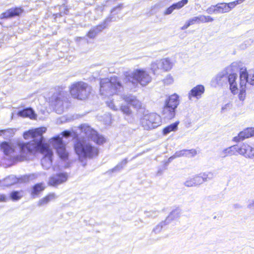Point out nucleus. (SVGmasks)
Instances as JSON below:
<instances>
[{"label":"nucleus","mask_w":254,"mask_h":254,"mask_svg":"<svg viewBox=\"0 0 254 254\" xmlns=\"http://www.w3.org/2000/svg\"><path fill=\"white\" fill-rule=\"evenodd\" d=\"M166 222L164 221H162L158 224L153 229L152 232L155 234L159 233L162 230L163 226L166 225Z\"/></svg>","instance_id":"40"},{"label":"nucleus","mask_w":254,"mask_h":254,"mask_svg":"<svg viewBox=\"0 0 254 254\" xmlns=\"http://www.w3.org/2000/svg\"><path fill=\"white\" fill-rule=\"evenodd\" d=\"M238 145H235L224 149L221 153L220 156L225 158L228 156L235 155L236 153H238Z\"/></svg>","instance_id":"27"},{"label":"nucleus","mask_w":254,"mask_h":254,"mask_svg":"<svg viewBox=\"0 0 254 254\" xmlns=\"http://www.w3.org/2000/svg\"><path fill=\"white\" fill-rule=\"evenodd\" d=\"M160 64H172V63L169 58H165L161 60Z\"/></svg>","instance_id":"50"},{"label":"nucleus","mask_w":254,"mask_h":254,"mask_svg":"<svg viewBox=\"0 0 254 254\" xmlns=\"http://www.w3.org/2000/svg\"><path fill=\"white\" fill-rule=\"evenodd\" d=\"M145 214L147 217H155L158 215V212L157 211L152 210L150 211H145Z\"/></svg>","instance_id":"45"},{"label":"nucleus","mask_w":254,"mask_h":254,"mask_svg":"<svg viewBox=\"0 0 254 254\" xmlns=\"http://www.w3.org/2000/svg\"><path fill=\"white\" fill-rule=\"evenodd\" d=\"M188 20L191 25L194 24L211 22L214 21V18L208 15H199L190 18Z\"/></svg>","instance_id":"18"},{"label":"nucleus","mask_w":254,"mask_h":254,"mask_svg":"<svg viewBox=\"0 0 254 254\" xmlns=\"http://www.w3.org/2000/svg\"><path fill=\"white\" fill-rule=\"evenodd\" d=\"M81 130V132L83 133L87 138L90 139L98 145L102 144L106 141L105 138L103 135L98 134L96 130L92 129L88 125H82Z\"/></svg>","instance_id":"9"},{"label":"nucleus","mask_w":254,"mask_h":254,"mask_svg":"<svg viewBox=\"0 0 254 254\" xmlns=\"http://www.w3.org/2000/svg\"><path fill=\"white\" fill-rule=\"evenodd\" d=\"M74 148L80 160L86 158H92L97 156L99 153L97 147L92 145L89 142L79 139L76 140Z\"/></svg>","instance_id":"2"},{"label":"nucleus","mask_w":254,"mask_h":254,"mask_svg":"<svg viewBox=\"0 0 254 254\" xmlns=\"http://www.w3.org/2000/svg\"><path fill=\"white\" fill-rule=\"evenodd\" d=\"M246 44H243L241 46V49H244L246 47Z\"/></svg>","instance_id":"58"},{"label":"nucleus","mask_w":254,"mask_h":254,"mask_svg":"<svg viewBox=\"0 0 254 254\" xmlns=\"http://www.w3.org/2000/svg\"><path fill=\"white\" fill-rule=\"evenodd\" d=\"M63 12V15L64 14H68L69 12V8L65 3L63 4L60 6V12Z\"/></svg>","instance_id":"43"},{"label":"nucleus","mask_w":254,"mask_h":254,"mask_svg":"<svg viewBox=\"0 0 254 254\" xmlns=\"http://www.w3.org/2000/svg\"><path fill=\"white\" fill-rule=\"evenodd\" d=\"M122 7V4H120L118 6L115 7L111 10L110 15L103 21V22L107 27L108 26L109 23L114 21H117L120 19L118 16H116V15L118 14V12H115L117 10L121 11Z\"/></svg>","instance_id":"17"},{"label":"nucleus","mask_w":254,"mask_h":254,"mask_svg":"<svg viewBox=\"0 0 254 254\" xmlns=\"http://www.w3.org/2000/svg\"><path fill=\"white\" fill-rule=\"evenodd\" d=\"M18 115L24 118H29L31 119H35L37 117V115L31 108H26L19 111Z\"/></svg>","instance_id":"25"},{"label":"nucleus","mask_w":254,"mask_h":254,"mask_svg":"<svg viewBox=\"0 0 254 254\" xmlns=\"http://www.w3.org/2000/svg\"><path fill=\"white\" fill-rule=\"evenodd\" d=\"M68 178V175L66 173H60L50 177L48 181V185L53 187H57L65 182Z\"/></svg>","instance_id":"12"},{"label":"nucleus","mask_w":254,"mask_h":254,"mask_svg":"<svg viewBox=\"0 0 254 254\" xmlns=\"http://www.w3.org/2000/svg\"><path fill=\"white\" fill-rule=\"evenodd\" d=\"M24 10L20 7H15L8 9L0 15V19H8L19 16Z\"/></svg>","instance_id":"15"},{"label":"nucleus","mask_w":254,"mask_h":254,"mask_svg":"<svg viewBox=\"0 0 254 254\" xmlns=\"http://www.w3.org/2000/svg\"><path fill=\"white\" fill-rule=\"evenodd\" d=\"M188 0H181L177 2L174 3L170 6L168 7L164 12V15L171 14L175 9H180L188 3Z\"/></svg>","instance_id":"21"},{"label":"nucleus","mask_w":254,"mask_h":254,"mask_svg":"<svg viewBox=\"0 0 254 254\" xmlns=\"http://www.w3.org/2000/svg\"><path fill=\"white\" fill-rule=\"evenodd\" d=\"M123 98L126 102L134 108L138 109L141 106L140 102L134 96L131 94L125 95L123 96Z\"/></svg>","instance_id":"22"},{"label":"nucleus","mask_w":254,"mask_h":254,"mask_svg":"<svg viewBox=\"0 0 254 254\" xmlns=\"http://www.w3.org/2000/svg\"><path fill=\"white\" fill-rule=\"evenodd\" d=\"M71 132L69 130L64 131L62 133V136L60 135L53 137L50 140V144L56 150L59 157L63 160H66L68 153L65 148V144L63 140V137H68L71 135Z\"/></svg>","instance_id":"4"},{"label":"nucleus","mask_w":254,"mask_h":254,"mask_svg":"<svg viewBox=\"0 0 254 254\" xmlns=\"http://www.w3.org/2000/svg\"><path fill=\"white\" fill-rule=\"evenodd\" d=\"M106 104L112 110H113L114 111H117L118 110V108L114 105V103H113V102L112 101H107L106 102Z\"/></svg>","instance_id":"46"},{"label":"nucleus","mask_w":254,"mask_h":254,"mask_svg":"<svg viewBox=\"0 0 254 254\" xmlns=\"http://www.w3.org/2000/svg\"><path fill=\"white\" fill-rule=\"evenodd\" d=\"M91 88L88 84L80 81L74 83L70 88L71 95L79 100L86 99L91 92Z\"/></svg>","instance_id":"5"},{"label":"nucleus","mask_w":254,"mask_h":254,"mask_svg":"<svg viewBox=\"0 0 254 254\" xmlns=\"http://www.w3.org/2000/svg\"><path fill=\"white\" fill-rule=\"evenodd\" d=\"M8 199V197L4 194L0 195V201H6Z\"/></svg>","instance_id":"53"},{"label":"nucleus","mask_w":254,"mask_h":254,"mask_svg":"<svg viewBox=\"0 0 254 254\" xmlns=\"http://www.w3.org/2000/svg\"><path fill=\"white\" fill-rule=\"evenodd\" d=\"M1 149L2 150L4 154L9 157V155L14 152V149L10 144L7 142H3L0 144Z\"/></svg>","instance_id":"31"},{"label":"nucleus","mask_w":254,"mask_h":254,"mask_svg":"<svg viewBox=\"0 0 254 254\" xmlns=\"http://www.w3.org/2000/svg\"><path fill=\"white\" fill-rule=\"evenodd\" d=\"M58 197V196L54 192L50 193L46 196L40 199L37 203L38 206H43L48 204L50 201L55 200Z\"/></svg>","instance_id":"26"},{"label":"nucleus","mask_w":254,"mask_h":254,"mask_svg":"<svg viewBox=\"0 0 254 254\" xmlns=\"http://www.w3.org/2000/svg\"><path fill=\"white\" fill-rule=\"evenodd\" d=\"M100 84V94L105 96H110L116 94L122 88L121 83L117 77L102 79Z\"/></svg>","instance_id":"3"},{"label":"nucleus","mask_w":254,"mask_h":254,"mask_svg":"<svg viewBox=\"0 0 254 254\" xmlns=\"http://www.w3.org/2000/svg\"><path fill=\"white\" fill-rule=\"evenodd\" d=\"M244 71H247L246 70H245ZM248 75V82L247 83H249L250 84L254 85V70L250 71L249 73L247 72Z\"/></svg>","instance_id":"41"},{"label":"nucleus","mask_w":254,"mask_h":254,"mask_svg":"<svg viewBox=\"0 0 254 254\" xmlns=\"http://www.w3.org/2000/svg\"><path fill=\"white\" fill-rule=\"evenodd\" d=\"M248 208L254 209V200H252V202L248 204Z\"/></svg>","instance_id":"54"},{"label":"nucleus","mask_w":254,"mask_h":254,"mask_svg":"<svg viewBox=\"0 0 254 254\" xmlns=\"http://www.w3.org/2000/svg\"><path fill=\"white\" fill-rule=\"evenodd\" d=\"M45 189L43 183H38L35 185L32 188L31 194L33 198H35Z\"/></svg>","instance_id":"30"},{"label":"nucleus","mask_w":254,"mask_h":254,"mask_svg":"<svg viewBox=\"0 0 254 254\" xmlns=\"http://www.w3.org/2000/svg\"><path fill=\"white\" fill-rule=\"evenodd\" d=\"M215 14L223 13L228 12L229 8L224 3H218L213 5Z\"/></svg>","instance_id":"35"},{"label":"nucleus","mask_w":254,"mask_h":254,"mask_svg":"<svg viewBox=\"0 0 254 254\" xmlns=\"http://www.w3.org/2000/svg\"><path fill=\"white\" fill-rule=\"evenodd\" d=\"M201 179L199 174L196 175L192 177L188 178L184 183V185L187 187H192L200 185L202 184Z\"/></svg>","instance_id":"23"},{"label":"nucleus","mask_w":254,"mask_h":254,"mask_svg":"<svg viewBox=\"0 0 254 254\" xmlns=\"http://www.w3.org/2000/svg\"><path fill=\"white\" fill-rule=\"evenodd\" d=\"M121 110L122 112L127 115H129L131 114V111L128 106H122L121 107Z\"/></svg>","instance_id":"44"},{"label":"nucleus","mask_w":254,"mask_h":254,"mask_svg":"<svg viewBox=\"0 0 254 254\" xmlns=\"http://www.w3.org/2000/svg\"><path fill=\"white\" fill-rule=\"evenodd\" d=\"M46 130V127H41L25 132L23 134L24 138H31L32 140L27 143L18 144L20 155L14 156L12 158V161L14 162L24 161L26 159L28 154L39 151L44 155L41 161L43 168L44 169H49L52 166L53 152L49 146L45 143L44 138L42 135Z\"/></svg>","instance_id":"1"},{"label":"nucleus","mask_w":254,"mask_h":254,"mask_svg":"<svg viewBox=\"0 0 254 254\" xmlns=\"http://www.w3.org/2000/svg\"><path fill=\"white\" fill-rule=\"evenodd\" d=\"M4 182L6 186H11L17 183H20V178H17L13 175L10 176L5 178Z\"/></svg>","instance_id":"37"},{"label":"nucleus","mask_w":254,"mask_h":254,"mask_svg":"<svg viewBox=\"0 0 254 254\" xmlns=\"http://www.w3.org/2000/svg\"><path fill=\"white\" fill-rule=\"evenodd\" d=\"M63 93H60L57 95H54L52 103L54 106V109L57 114H62L64 110V104L66 103L67 98L64 96Z\"/></svg>","instance_id":"10"},{"label":"nucleus","mask_w":254,"mask_h":254,"mask_svg":"<svg viewBox=\"0 0 254 254\" xmlns=\"http://www.w3.org/2000/svg\"><path fill=\"white\" fill-rule=\"evenodd\" d=\"M120 12V11H119V10H117V11H116L115 12H118V14Z\"/></svg>","instance_id":"60"},{"label":"nucleus","mask_w":254,"mask_h":254,"mask_svg":"<svg viewBox=\"0 0 254 254\" xmlns=\"http://www.w3.org/2000/svg\"><path fill=\"white\" fill-rule=\"evenodd\" d=\"M22 195V191H13L10 194V198L13 201H17L20 199Z\"/></svg>","instance_id":"38"},{"label":"nucleus","mask_w":254,"mask_h":254,"mask_svg":"<svg viewBox=\"0 0 254 254\" xmlns=\"http://www.w3.org/2000/svg\"><path fill=\"white\" fill-rule=\"evenodd\" d=\"M182 211L179 208L173 210L165 220L166 224H169L173 220L177 219L181 216Z\"/></svg>","instance_id":"28"},{"label":"nucleus","mask_w":254,"mask_h":254,"mask_svg":"<svg viewBox=\"0 0 254 254\" xmlns=\"http://www.w3.org/2000/svg\"><path fill=\"white\" fill-rule=\"evenodd\" d=\"M164 83L166 84H170L173 83V79L170 75L167 76L163 80Z\"/></svg>","instance_id":"47"},{"label":"nucleus","mask_w":254,"mask_h":254,"mask_svg":"<svg viewBox=\"0 0 254 254\" xmlns=\"http://www.w3.org/2000/svg\"><path fill=\"white\" fill-rule=\"evenodd\" d=\"M204 87L202 85H198L193 87L189 93V97L190 99L191 97L199 98L204 92Z\"/></svg>","instance_id":"24"},{"label":"nucleus","mask_w":254,"mask_h":254,"mask_svg":"<svg viewBox=\"0 0 254 254\" xmlns=\"http://www.w3.org/2000/svg\"><path fill=\"white\" fill-rule=\"evenodd\" d=\"M238 153L246 158L254 159V147L247 143L238 145Z\"/></svg>","instance_id":"11"},{"label":"nucleus","mask_w":254,"mask_h":254,"mask_svg":"<svg viewBox=\"0 0 254 254\" xmlns=\"http://www.w3.org/2000/svg\"><path fill=\"white\" fill-rule=\"evenodd\" d=\"M254 135V127H248L241 131L237 136L233 138V140L238 142Z\"/></svg>","instance_id":"16"},{"label":"nucleus","mask_w":254,"mask_h":254,"mask_svg":"<svg viewBox=\"0 0 254 254\" xmlns=\"http://www.w3.org/2000/svg\"><path fill=\"white\" fill-rule=\"evenodd\" d=\"M226 6L229 8L228 12L233 8H234L236 5L234 1L229 2L228 3H224Z\"/></svg>","instance_id":"49"},{"label":"nucleus","mask_w":254,"mask_h":254,"mask_svg":"<svg viewBox=\"0 0 254 254\" xmlns=\"http://www.w3.org/2000/svg\"><path fill=\"white\" fill-rule=\"evenodd\" d=\"M160 171L159 170L158 172V174L160 173Z\"/></svg>","instance_id":"61"},{"label":"nucleus","mask_w":254,"mask_h":254,"mask_svg":"<svg viewBox=\"0 0 254 254\" xmlns=\"http://www.w3.org/2000/svg\"><path fill=\"white\" fill-rule=\"evenodd\" d=\"M199 175L201 179V181H202V184L203 182L210 181L215 177L214 173L210 171L201 173L199 174Z\"/></svg>","instance_id":"34"},{"label":"nucleus","mask_w":254,"mask_h":254,"mask_svg":"<svg viewBox=\"0 0 254 254\" xmlns=\"http://www.w3.org/2000/svg\"><path fill=\"white\" fill-rule=\"evenodd\" d=\"M179 122H175L165 127L163 130L164 135H167L171 131H175L178 128Z\"/></svg>","instance_id":"36"},{"label":"nucleus","mask_w":254,"mask_h":254,"mask_svg":"<svg viewBox=\"0 0 254 254\" xmlns=\"http://www.w3.org/2000/svg\"><path fill=\"white\" fill-rule=\"evenodd\" d=\"M39 176L40 174L38 173L25 175L20 177V183H26L32 181L37 178Z\"/></svg>","instance_id":"33"},{"label":"nucleus","mask_w":254,"mask_h":254,"mask_svg":"<svg viewBox=\"0 0 254 254\" xmlns=\"http://www.w3.org/2000/svg\"><path fill=\"white\" fill-rule=\"evenodd\" d=\"M140 123L144 129L149 130L160 126L162 124L161 117L156 113L144 114Z\"/></svg>","instance_id":"6"},{"label":"nucleus","mask_w":254,"mask_h":254,"mask_svg":"<svg viewBox=\"0 0 254 254\" xmlns=\"http://www.w3.org/2000/svg\"><path fill=\"white\" fill-rule=\"evenodd\" d=\"M106 28H107V26L102 22L100 24L91 28L86 35L90 39H94L99 33H101Z\"/></svg>","instance_id":"19"},{"label":"nucleus","mask_w":254,"mask_h":254,"mask_svg":"<svg viewBox=\"0 0 254 254\" xmlns=\"http://www.w3.org/2000/svg\"><path fill=\"white\" fill-rule=\"evenodd\" d=\"M206 12L209 14H215L214 5H212L206 10Z\"/></svg>","instance_id":"48"},{"label":"nucleus","mask_w":254,"mask_h":254,"mask_svg":"<svg viewBox=\"0 0 254 254\" xmlns=\"http://www.w3.org/2000/svg\"><path fill=\"white\" fill-rule=\"evenodd\" d=\"M233 208L235 209H240L243 208V206L240 203H235L233 205Z\"/></svg>","instance_id":"52"},{"label":"nucleus","mask_w":254,"mask_h":254,"mask_svg":"<svg viewBox=\"0 0 254 254\" xmlns=\"http://www.w3.org/2000/svg\"><path fill=\"white\" fill-rule=\"evenodd\" d=\"M237 75L236 73H232L227 75V81L230 85V89L233 94H236L239 90V88L236 79Z\"/></svg>","instance_id":"20"},{"label":"nucleus","mask_w":254,"mask_h":254,"mask_svg":"<svg viewBox=\"0 0 254 254\" xmlns=\"http://www.w3.org/2000/svg\"><path fill=\"white\" fill-rule=\"evenodd\" d=\"M54 15L55 16V17L62 16H63V12L61 11L60 12L57 13L55 14Z\"/></svg>","instance_id":"56"},{"label":"nucleus","mask_w":254,"mask_h":254,"mask_svg":"<svg viewBox=\"0 0 254 254\" xmlns=\"http://www.w3.org/2000/svg\"><path fill=\"white\" fill-rule=\"evenodd\" d=\"M81 39H82L81 37H77L76 39V41L78 42V41H80Z\"/></svg>","instance_id":"59"},{"label":"nucleus","mask_w":254,"mask_h":254,"mask_svg":"<svg viewBox=\"0 0 254 254\" xmlns=\"http://www.w3.org/2000/svg\"><path fill=\"white\" fill-rule=\"evenodd\" d=\"M126 77L132 84L138 83L142 86L147 85L151 81V77L147 72L143 69H137L126 75Z\"/></svg>","instance_id":"8"},{"label":"nucleus","mask_w":254,"mask_h":254,"mask_svg":"<svg viewBox=\"0 0 254 254\" xmlns=\"http://www.w3.org/2000/svg\"><path fill=\"white\" fill-rule=\"evenodd\" d=\"M153 66L152 67V69L154 72V74H159L160 72H157V70H156V67H157L158 68L159 70H163V71H168L170 70L172 67V64H152Z\"/></svg>","instance_id":"32"},{"label":"nucleus","mask_w":254,"mask_h":254,"mask_svg":"<svg viewBox=\"0 0 254 254\" xmlns=\"http://www.w3.org/2000/svg\"><path fill=\"white\" fill-rule=\"evenodd\" d=\"M179 104V96L176 94L169 96L166 100L162 111L164 117L167 119L173 118L176 115V109Z\"/></svg>","instance_id":"7"},{"label":"nucleus","mask_w":254,"mask_h":254,"mask_svg":"<svg viewBox=\"0 0 254 254\" xmlns=\"http://www.w3.org/2000/svg\"><path fill=\"white\" fill-rule=\"evenodd\" d=\"M227 82V75L225 71L221 72L213 77L211 81V85L214 87L222 86Z\"/></svg>","instance_id":"14"},{"label":"nucleus","mask_w":254,"mask_h":254,"mask_svg":"<svg viewBox=\"0 0 254 254\" xmlns=\"http://www.w3.org/2000/svg\"><path fill=\"white\" fill-rule=\"evenodd\" d=\"M248 75L246 71H241L240 74L239 88L240 93L239 95L240 100H244L245 95L246 84L248 82Z\"/></svg>","instance_id":"13"},{"label":"nucleus","mask_w":254,"mask_h":254,"mask_svg":"<svg viewBox=\"0 0 254 254\" xmlns=\"http://www.w3.org/2000/svg\"><path fill=\"white\" fill-rule=\"evenodd\" d=\"M244 0H236L234 1V2H235L236 5H237V4L242 3Z\"/></svg>","instance_id":"57"},{"label":"nucleus","mask_w":254,"mask_h":254,"mask_svg":"<svg viewBox=\"0 0 254 254\" xmlns=\"http://www.w3.org/2000/svg\"><path fill=\"white\" fill-rule=\"evenodd\" d=\"M191 25L189 21L188 20L186 23L185 24H184V25L183 26H182L181 28V29L182 30H184L185 29H187L189 26H190Z\"/></svg>","instance_id":"51"},{"label":"nucleus","mask_w":254,"mask_h":254,"mask_svg":"<svg viewBox=\"0 0 254 254\" xmlns=\"http://www.w3.org/2000/svg\"><path fill=\"white\" fill-rule=\"evenodd\" d=\"M197 151L194 149H185V157L190 158L194 157L197 154Z\"/></svg>","instance_id":"39"},{"label":"nucleus","mask_w":254,"mask_h":254,"mask_svg":"<svg viewBox=\"0 0 254 254\" xmlns=\"http://www.w3.org/2000/svg\"><path fill=\"white\" fill-rule=\"evenodd\" d=\"M185 149H183L179 151L176 152L174 156L169 158V160H172L173 158L181 157H185Z\"/></svg>","instance_id":"42"},{"label":"nucleus","mask_w":254,"mask_h":254,"mask_svg":"<svg viewBox=\"0 0 254 254\" xmlns=\"http://www.w3.org/2000/svg\"><path fill=\"white\" fill-rule=\"evenodd\" d=\"M10 130V129L0 130V135H1L2 134H4L6 132H9Z\"/></svg>","instance_id":"55"},{"label":"nucleus","mask_w":254,"mask_h":254,"mask_svg":"<svg viewBox=\"0 0 254 254\" xmlns=\"http://www.w3.org/2000/svg\"><path fill=\"white\" fill-rule=\"evenodd\" d=\"M127 158H125L121 162L118 163L115 167L107 171L105 174L111 175L113 173L121 171L127 163Z\"/></svg>","instance_id":"29"}]
</instances>
